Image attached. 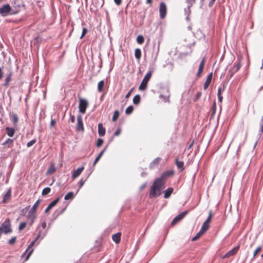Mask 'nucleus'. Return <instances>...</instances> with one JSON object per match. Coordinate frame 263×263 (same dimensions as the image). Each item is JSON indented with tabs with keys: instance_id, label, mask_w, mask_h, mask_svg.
<instances>
[{
	"instance_id": "1",
	"label": "nucleus",
	"mask_w": 263,
	"mask_h": 263,
	"mask_svg": "<svg viewBox=\"0 0 263 263\" xmlns=\"http://www.w3.org/2000/svg\"><path fill=\"white\" fill-rule=\"evenodd\" d=\"M165 181L162 178L156 179L151 187L149 192V197L155 198L160 196L161 194V191L163 188Z\"/></svg>"
},
{
	"instance_id": "2",
	"label": "nucleus",
	"mask_w": 263,
	"mask_h": 263,
	"mask_svg": "<svg viewBox=\"0 0 263 263\" xmlns=\"http://www.w3.org/2000/svg\"><path fill=\"white\" fill-rule=\"evenodd\" d=\"M41 231H40L39 232L38 235H37V237H36V238L33 241L31 242V243L28 246V247L27 249H26V250L25 251V252L22 255L21 257L23 258L25 256L26 253H27V255L26 257L25 261L28 260V259L29 258L30 255H31V254L32 253V252L33 251V249H32V247L34 245L35 242L41 237Z\"/></svg>"
},
{
	"instance_id": "3",
	"label": "nucleus",
	"mask_w": 263,
	"mask_h": 263,
	"mask_svg": "<svg viewBox=\"0 0 263 263\" xmlns=\"http://www.w3.org/2000/svg\"><path fill=\"white\" fill-rule=\"evenodd\" d=\"M12 230L10 224V220L7 219L0 227V232L2 234L4 232L5 234L11 232Z\"/></svg>"
},
{
	"instance_id": "4",
	"label": "nucleus",
	"mask_w": 263,
	"mask_h": 263,
	"mask_svg": "<svg viewBox=\"0 0 263 263\" xmlns=\"http://www.w3.org/2000/svg\"><path fill=\"white\" fill-rule=\"evenodd\" d=\"M152 76V72L149 71L146 73V74L144 77L143 80L142 81L139 87V89L140 90H145L147 88V84L151 79Z\"/></svg>"
},
{
	"instance_id": "5",
	"label": "nucleus",
	"mask_w": 263,
	"mask_h": 263,
	"mask_svg": "<svg viewBox=\"0 0 263 263\" xmlns=\"http://www.w3.org/2000/svg\"><path fill=\"white\" fill-rule=\"evenodd\" d=\"M88 105L87 101L84 99H80L79 100V111L82 114H84L86 109Z\"/></svg>"
},
{
	"instance_id": "6",
	"label": "nucleus",
	"mask_w": 263,
	"mask_h": 263,
	"mask_svg": "<svg viewBox=\"0 0 263 263\" xmlns=\"http://www.w3.org/2000/svg\"><path fill=\"white\" fill-rule=\"evenodd\" d=\"M11 8L9 4H5L0 8V14L3 16H6L10 13Z\"/></svg>"
},
{
	"instance_id": "7",
	"label": "nucleus",
	"mask_w": 263,
	"mask_h": 263,
	"mask_svg": "<svg viewBox=\"0 0 263 263\" xmlns=\"http://www.w3.org/2000/svg\"><path fill=\"white\" fill-rule=\"evenodd\" d=\"M241 66V63L239 62H236L234 63L233 67L230 68L228 72L230 74V77H232L234 73L238 71Z\"/></svg>"
},
{
	"instance_id": "8",
	"label": "nucleus",
	"mask_w": 263,
	"mask_h": 263,
	"mask_svg": "<svg viewBox=\"0 0 263 263\" xmlns=\"http://www.w3.org/2000/svg\"><path fill=\"white\" fill-rule=\"evenodd\" d=\"M76 130L80 132H84L83 118L81 115L77 116V123L76 125Z\"/></svg>"
},
{
	"instance_id": "9",
	"label": "nucleus",
	"mask_w": 263,
	"mask_h": 263,
	"mask_svg": "<svg viewBox=\"0 0 263 263\" xmlns=\"http://www.w3.org/2000/svg\"><path fill=\"white\" fill-rule=\"evenodd\" d=\"M40 202V200H37L33 205L32 208L29 211L27 215H31L36 216V210L39 206V203Z\"/></svg>"
},
{
	"instance_id": "10",
	"label": "nucleus",
	"mask_w": 263,
	"mask_h": 263,
	"mask_svg": "<svg viewBox=\"0 0 263 263\" xmlns=\"http://www.w3.org/2000/svg\"><path fill=\"white\" fill-rule=\"evenodd\" d=\"M166 6L164 2H161L159 6L160 16L161 18H164L166 14Z\"/></svg>"
},
{
	"instance_id": "11",
	"label": "nucleus",
	"mask_w": 263,
	"mask_h": 263,
	"mask_svg": "<svg viewBox=\"0 0 263 263\" xmlns=\"http://www.w3.org/2000/svg\"><path fill=\"white\" fill-rule=\"evenodd\" d=\"M187 211H184L181 213H180L178 215L176 216L175 218L172 221V224L173 225L177 223V222L181 220L187 214Z\"/></svg>"
},
{
	"instance_id": "12",
	"label": "nucleus",
	"mask_w": 263,
	"mask_h": 263,
	"mask_svg": "<svg viewBox=\"0 0 263 263\" xmlns=\"http://www.w3.org/2000/svg\"><path fill=\"white\" fill-rule=\"evenodd\" d=\"M239 249L238 247H236L233 248L232 250L228 251L223 256V258L229 257L230 256H233L236 254Z\"/></svg>"
},
{
	"instance_id": "13",
	"label": "nucleus",
	"mask_w": 263,
	"mask_h": 263,
	"mask_svg": "<svg viewBox=\"0 0 263 263\" xmlns=\"http://www.w3.org/2000/svg\"><path fill=\"white\" fill-rule=\"evenodd\" d=\"M84 167L82 166L80 168H78L77 170H74L72 173V178L74 179L78 177V176H79L83 172V171L84 170Z\"/></svg>"
},
{
	"instance_id": "14",
	"label": "nucleus",
	"mask_w": 263,
	"mask_h": 263,
	"mask_svg": "<svg viewBox=\"0 0 263 263\" xmlns=\"http://www.w3.org/2000/svg\"><path fill=\"white\" fill-rule=\"evenodd\" d=\"M60 200V198H57L53 201H52L50 204L48 205L46 209L45 210V212L47 213L53 206H54L57 203L59 202Z\"/></svg>"
},
{
	"instance_id": "15",
	"label": "nucleus",
	"mask_w": 263,
	"mask_h": 263,
	"mask_svg": "<svg viewBox=\"0 0 263 263\" xmlns=\"http://www.w3.org/2000/svg\"><path fill=\"white\" fill-rule=\"evenodd\" d=\"M212 79V73H210L208 74V76L206 78V80L204 83L203 88L204 90H206L208 88V87H209V86L211 82Z\"/></svg>"
},
{
	"instance_id": "16",
	"label": "nucleus",
	"mask_w": 263,
	"mask_h": 263,
	"mask_svg": "<svg viewBox=\"0 0 263 263\" xmlns=\"http://www.w3.org/2000/svg\"><path fill=\"white\" fill-rule=\"evenodd\" d=\"M11 198V190H9L4 195L3 197V199L2 200V202L6 203H7L8 201Z\"/></svg>"
},
{
	"instance_id": "17",
	"label": "nucleus",
	"mask_w": 263,
	"mask_h": 263,
	"mask_svg": "<svg viewBox=\"0 0 263 263\" xmlns=\"http://www.w3.org/2000/svg\"><path fill=\"white\" fill-rule=\"evenodd\" d=\"M105 128L103 126L102 123H99L98 124V134L100 136L102 137L104 136L105 134Z\"/></svg>"
},
{
	"instance_id": "18",
	"label": "nucleus",
	"mask_w": 263,
	"mask_h": 263,
	"mask_svg": "<svg viewBox=\"0 0 263 263\" xmlns=\"http://www.w3.org/2000/svg\"><path fill=\"white\" fill-rule=\"evenodd\" d=\"M196 0H186V2L187 4V8L184 9L185 12L186 13L187 11H188V14L191 12L190 8L192 6V5L195 3Z\"/></svg>"
},
{
	"instance_id": "19",
	"label": "nucleus",
	"mask_w": 263,
	"mask_h": 263,
	"mask_svg": "<svg viewBox=\"0 0 263 263\" xmlns=\"http://www.w3.org/2000/svg\"><path fill=\"white\" fill-rule=\"evenodd\" d=\"M55 171L56 168L54 164L53 163H51L47 171L46 172V174L47 175L52 174L54 173Z\"/></svg>"
},
{
	"instance_id": "20",
	"label": "nucleus",
	"mask_w": 263,
	"mask_h": 263,
	"mask_svg": "<svg viewBox=\"0 0 263 263\" xmlns=\"http://www.w3.org/2000/svg\"><path fill=\"white\" fill-rule=\"evenodd\" d=\"M5 129L6 134L8 136L12 137L14 136L15 130L13 128L7 127Z\"/></svg>"
},
{
	"instance_id": "21",
	"label": "nucleus",
	"mask_w": 263,
	"mask_h": 263,
	"mask_svg": "<svg viewBox=\"0 0 263 263\" xmlns=\"http://www.w3.org/2000/svg\"><path fill=\"white\" fill-rule=\"evenodd\" d=\"M174 190L172 187H168L164 191V197L166 199L168 198L172 194Z\"/></svg>"
},
{
	"instance_id": "22",
	"label": "nucleus",
	"mask_w": 263,
	"mask_h": 263,
	"mask_svg": "<svg viewBox=\"0 0 263 263\" xmlns=\"http://www.w3.org/2000/svg\"><path fill=\"white\" fill-rule=\"evenodd\" d=\"M112 239L116 243H119L121 239V233H117L116 234L112 235Z\"/></svg>"
},
{
	"instance_id": "23",
	"label": "nucleus",
	"mask_w": 263,
	"mask_h": 263,
	"mask_svg": "<svg viewBox=\"0 0 263 263\" xmlns=\"http://www.w3.org/2000/svg\"><path fill=\"white\" fill-rule=\"evenodd\" d=\"M161 158L159 157H157L155 158L150 164V167L153 168L155 166H156L158 165L160 162Z\"/></svg>"
},
{
	"instance_id": "24",
	"label": "nucleus",
	"mask_w": 263,
	"mask_h": 263,
	"mask_svg": "<svg viewBox=\"0 0 263 263\" xmlns=\"http://www.w3.org/2000/svg\"><path fill=\"white\" fill-rule=\"evenodd\" d=\"M105 85V82L104 80L100 81L98 84V91L99 92L103 91Z\"/></svg>"
},
{
	"instance_id": "25",
	"label": "nucleus",
	"mask_w": 263,
	"mask_h": 263,
	"mask_svg": "<svg viewBox=\"0 0 263 263\" xmlns=\"http://www.w3.org/2000/svg\"><path fill=\"white\" fill-rule=\"evenodd\" d=\"M176 164L177 167L181 170H183L184 169V163L183 161H179L178 159H176Z\"/></svg>"
},
{
	"instance_id": "26",
	"label": "nucleus",
	"mask_w": 263,
	"mask_h": 263,
	"mask_svg": "<svg viewBox=\"0 0 263 263\" xmlns=\"http://www.w3.org/2000/svg\"><path fill=\"white\" fill-rule=\"evenodd\" d=\"M173 174V172L170 171H166L163 173V174L161 175V177H159L158 178H162V180L165 181V178L166 177L170 176Z\"/></svg>"
},
{
	"instance_id": "27",
	"label": "nucleus",
	"mask_w": 263,
	"mask_h": 263,
	"mask_svg": "<svg viewBox=\"0 0 263 263\" xmlns=\"http://www.w3.org/2000/svg\"><path fill=\"white\" fill-rule=\"evenodd\" d=\"M106 149V148H104L100 153V154L98 155V156L96 158V159H95V161L93 162V165H95L98 162V161L100 160V159L101 158L102 156L103 155L104 153L105 152Z\"/></svg>"
},
{
	"instance_id": "28",
	"label": "nucleus",
	"mask_w": 263,
	"mask_h": 263,
	"mask_svg": "<svg viewBox=\"0 0 263 263\" xmlns=\"http://www.w3.org/2000/svg\"><path fill=\"white\" fill-rule=\"evenodd\" d=\"M209 228V224L204 222L201 226V228L200 231L203 233H204L208 230Z\"/></svg>"
},
{
	"instance_id": "29",
	"label": "nucleus",
	"mask_w": 263,
	"mask_h": 263,
	"mask_svg": "<svg viewBox=\"0 0 263 263\" xmlns=\"http://www.w3.org/2000/svg\"><path fill=\"white\" fill-rule=\"evenodd\" d=\"M27 219H28V221L29 222L30 226H32V224L33 223L35 219H36V216H31V215H27Z\"/></svg>"
},
{
	"instance_id": "30",
	"label": "nucleus",
	"mask_w": 263,
	"mask_h": 263,
	"mask_svg": "<svg viewBox=\"0 0 263 263\" xmlns=\"http://www.w3.org/2000/svg\"><path fill=\"white\" fill-rule=\"evenodd\" d=\"M135 56L137 60H140L141 57V51L139 48L136 49L135 51Z\"/></svg>"
},
{
	"instance_id": "31",
	"label": "nucleus",
	"mask_w": 263,
	"mask_h": 263,
	"mask_svg": "<svg viewBox=\"0 0 263 263\" xmlns=\"http://www.w3.org/2000/svg\"><path fill=\"white\" fill-rule=\"evenodd\" d=\"M74 197V193L72 192H70L68 193L65 196L64 199L65 200H70L72 199Z\"/></svg>"
},
{
	"instance_id": "32",
	"label": "nucleus",
	"mask_w": 263,
	"mask_h": 263,
	"mask_svg": "<svg viewBox=\"0 0 263 263\" xmlns=\"http://www.w3.org/2000/svg\"><path fill=\"white\" fill-rule=\"evenodd\" d=\"M13 142V140L11 139H8L3 143V145L5 146L7 145L8 147H11Z\"/></svg>"
},
{
	"instance_id": "33",
	"label": "nucleus",
	"mask_w": 263,
	"mask_h": 263,
	"mask_svg": "<svg viewBox=\"0 0 263 263\" xmlns=\"http://www.w3.org/2000/svg\"><path fill=\"white\" fill-rule=\"evenodd\" d=\"M12 76L11 73H10L5 79V83L4 84L5 86H8L10 81H11V78Z\"/></svg>"
},
{
	"instance_id": "34",
	"label": "nucleus",
	"mask_w": 263,
	"mask_h": 263,
	"mask_svg": "<svg viewBox=\"0 0 263 263\" xmlns=\"http://www.w3.org/2000/svg\"><path fill=\"white\" fill-rule=\"evenodd\" d=\"M136 41L138 44H142L144 41V37L141 35H139L137 36Z\"/></svg>"
},
{
	"instance_id": "35",
	"label": "nucleus",
	"mask_w": 263,
	"mask_h": 263,
	"mask_svg": "<svg viewBox=\"0 0 263 263\" xmlns=\"http://www.w3.org/2000/svg\"><path fill=\"white\" fill-rule=\"evenodd\" d=\"M140 101V96L139 95H136L133 98V103L135 104H138Z\"/></svg>"
},
{
	"instance_id": "36",
	"label": "nucleus",
	"mask_w": 263,
	"mask_h": 263,
	"mask_svg": "<svg viewBox=\"0 0 263 263\" xmlns=\"http://www.w3.org/2000/svg\"><path fill=\"white\" fill-rule=\"evenodd\" d=\"M204 233L201 232L200 231L192 239V241H194L198 239Z\"/></svg>"
},
{
	"instance_id": "37",
	"label": "nucleus",
	"mask_w": 263,
	"mask_h": 263,
	"mask_svg": "<svg viewBox=\"0 0 263 263\" xmlns=\"http://www.w3.org/2000/svg\"><path fill=\"white\" fill-rule=\"evenodd\" d=\"M50 191H51V189L50 187H46L43 190L42 194L43 196H45V195L48 194L50 193Z\"/></svg>"
},
{
	"instance_id": "38",
	"label": "nucleus",
	"mask_w": 263,
	"mask_h": 263,
	"mask_svg": "<svg viewBox=\"0 0 263 263\" xmlns=\"http://www.w3.org/2000/svg\"><path fill=\"white\" fill-rule=\"evenodd\" d=\"M12 121L15 126H16L18 122V118L16 114H13L12 116Z\"/></svg>"
},
{
	"instance_id": "39",
	"label": "nucleus",
	"mask_w": 263,
	"mask_h": 263,
	"mask_svg": "<svg viewBox=\"0 0 263 263\" xmlns=\"http://www.w3.org/2000/svg\"><path fill=\"white\" fill-rule=\"evenodd\" d=\"M133 109H134V108H133V106H128L125 110V113L127 114V115H129L133 111Z\"/></svg>"
},
{
	"instance_id": "40",
	"label": "nucleus",
	"mask_w": 263,
	"mask_h": 263,
	"mask_svg": "<svg viewBox=\"0 0 263 263\" xmlns=\"http://www.w3.org/2000/svg\"><path fill=\"white\" fill-rule=\"evenodd\" d=\"M86 180H83V179H81L79 182V189H78L77 193H78L79 191V190L83 186V185L85 183Z\"/></svg>"
},
{
	"instance_id": "41",
	"label": "nucleus",
	"mask_w": 263,
	"mask_h": 263,
	"mask_svg": "<svg viewBox=\"0 0 263 263\" xmlns=\"http://www.w3.org/2000/svg\"><path fill=\"white\" fill-rule=\"evenodd\" d=\"M26 222H21L18 226V230L20 231H22L26 226Z\"/></svg>"
},
{
	"instance_id": "42",
	"label": "nucleus",
	"mask_w": 263,
	"mask_h": 263,
	"mask_svg": "<svg viewBox=\"0 0 263 263\" xmlns=\"http://www.w3.org/2000/svg\"><path fill=\"white\" fill-rule=\"evenodd\" d=\"M205 58H203V59L201 61V62L200 63L199 66V69H200L202 70L203 69L204 64H205Z\"/></svg>"
},
{
	"instance_id": "43",
	"label": "nucleus",
	"mask_w": 263,
	"mask_h": 263,
	"mask_svg": "<svg viewBox=\"0 0 263 263\" xmlns=\"http://www.w3.org/2000/svg\"><path fill=\"white\" fill-rule=\"evenodd\" d=\"M205 58H203V59L201 61V62L200 63L199 66V69H200L202 70L203 69L204 64H205Z\"/></svg>"
},
{
	"instance_id": "44",
	"label": "nucleus",
	"mask_w": 263,
	"mask_h": 263,
	"mask_svg": "<svg viewBox=\"0 0 263 263\" xmlns=\"http://www.w3.org/2000/svg\"><path fill=\"white\" fill-rule=\"evenodd\" d=\"M118 116H119V112H118V111L116 110L115 111L114 114L113 115V117L112 118V121H116L117 120Z\"/></svg>"
},
{
	"instance_id": "45",
	"label": "nucleus",
	"mask_w": 263,
	"mask_h": 263,
	"mask_svg": "<svg viewBox=\"0 0 263 263\" xmlns=\"http://www.w3.org/2000/svg\"><path fill=\"white\" fill-rule=\"evenodd\" d=\"M212 217V214L211 211H210L209 216L206 219V220L204 221L205 223L209 224L210 221L211 220V218Z\"/></svg>"
},
{
	"instance_id": "46",
	"label": "nucleus",
	"mask_w": 263,
	"mask_h": 263,
	"mask_svg": "<svg viewBox=\"0 0 263 263\" xmlns=\"http://www.w3.org/2000/svg\"><path fill=\"white\" fill-rule=\"evenodd\" d=\"M36 142V140L35 139H32L31 140V141H30L29 142H28L27 144V146L28 147H31V146H32Z\"/></svg>"
},
{
	"instance_id": "47",
	"label": "nucleus",
	"mask_w": 263,
	"mask_h": 263,
	"mask_svg": "<svg viewBox=\"0 0 263 263\" xmlns=\"http://www.w3.org/2000/svg\"><path fill=\"white\" fill-rule=\"evenodd\" d=\"M103 143V140L102 139H98L97 142V146L98 147H100Z\"/></svg>"
},
{
	"instance_id": "48",
	"label": "nucleus",
	"mask_w": 263,
	"mask_h": 263,
	"mask_svg": "<svg viewBox=\"0 0 263 263\" xmlns=\"http://www.w3.org/2000/svg\"><path fill=\"white\" fill-rule=\"evenodd\" d=\"M261 247L260 246H259L257 248V249L254 252L253 257H255L256 256V255L261 250Z\"/></svg>"
},
{
	"instance_id": "49",
	"label": "nucleus",
	"mask_w": 263,
	"mask_h": 263,
	"mask_svg": "<svg viewBox=\"0 0 263 263\" xmlns=\"http://www.w3.org/2000/svg\"><path fill=\"white\" fill-rule=\"evenodd\" d=\"M16 242V237H13L9 240V243L10 245H13Z\"/></svg>"
},
{
	"instance_id": "50",
	"label": "nucleus",
	"mask_w": 263,
	"mask_h": 263,
	"mask_svg": "<svg viewBox=\"0 0 263 263\" xmlns=\"http://www.w3.org/2000/svg\"><path fill=\"white\" fill-rule=\"evenodd\" d=\"M201 96V92H198L195 95V97L194 98V101H196L198 100L200 98Z\"/></svg>"
},
{
	"instance_id": "51",
	"label": "nucleus",
	"mask_w": 263,
	"mask_h": 263,
	"mask_svg": "<svg viewBox=\"0 0 263 263\" xmlns=\"http://www.w3.org/2000/svg\"><path fill=\"white\" fill-rule=\"evenodd\" d=\"M87 32V29L85 28H83L80 39H82L83 37V36L86 34Z\"/></svg>"
},
{
	"instance_id": "52",
	"label": "nucleus",
	"mask_w": 263,
	"mask_h": 263,
	"mask_svg": "<svg viewBox=\"0 0 263 263\" xmlns=\"http://www.w3.org/2000/svg\"><path fill=\"white\" fill-rule=\"evenodd\" d=\"M121 132V129L120 128H119L117 131L114 133V136H119Z\"/></svg>"
},
{
	"instance_id": "53",
	"label": "nucleus",
	"mask_w": 263,
	"mask_h": 263,
	"mask_svg": "<svg viewBox=\"0 0 263 263\" xmlns=\"http://www.w3.org/2000/svg\"><path fill=\"white\" fill-rule=\"evenodd\" d=\"M261 123L260 124V129L259 132L260 133V134H261L263 133V120H261Z\"/></svg>"
},
{
	"instance_id": "54",
	"label": "nucleus",
	"mask_w": 263,
	"mask_h": 263,
	"mask_svg": "<svg viewBox=\"0 0 263 263\" xmlns=\"http://www.w3.org/2000/svg\"><path fill=\"white\" fill-rule=\"evenodd\" d=\"M133 88H132L128 92V93L125 96V98H128L131 95L132 92H133Z\"/></svg>"
},
{
	"instance_id": "55",
	"label": "nucleus",
	"mask_w": 263,
	"mask_h": 263,
	"mask_svg": "<svg viewBox=\"0 0 263 263\" xmlns=\"http://www.w3.org/2000/svg\"><path fill=\"white\" fill-rule=\"evenodd\" d=\"M70 119L72 123H74L75 122V117L74 115H70Z\"/></svg>"
},
{
	"instance_id": "56",
	"label": "nucleus",
	"mask_w": 263,
	"mask_h": 263,
	"mask_svg": "<svg viewBox=\"0 0 263 263\" xmlns=\"http://www.w3.org/2000/svg\"><path fill=\"white\" fill-rule=\"evenodd\" d=\"M55 123H56L55 120L51 119V122H50V126H53L55 125Z\"/></svg>"
},
{
	"instance_id": "57",
	"label": "nucleus",
	"mask_w": 263,
	"mask_h": 263,
	"mask_svg": "<svg viewBox=\"0 0 263 263\" xmlns=\"http://www.w3.org/2000/svg\"><path fill=\"white\" fill-rule=\"evenodd\" d=\"M3 76H4V72L3 71V69H2V68L0 67V79L3 78Z\"/></svg>"
},
{
	"instance_id": "58",
	"label": "nucleus",
	"mask_w": 263,
	"mask_h": 263,
	"mask_svg": "<svg viewBox=\"0 0 263 263\" xmlns=\"http://www.w3.org/2000/svg\"><path fill=\"white\" fill-rule=\"evenodd\" d=\"M202 70H203L198 68V71L197 73V77H200V75H201V73Z\"/></svg>"
},
{
	"instance_id": "59",
	"label": "nucleus",
	"mask_w": 263,
	"mask_h": 263,
	"mask_svg": "<svg viewBox=\"0 0 263 263\" xmlns=\"http://www.w3.org/2000/svg\"><path fill=\"white\" fill-rule=\"evenodd\" d=\"M114 2L117 5H120L122 3V0H114Z\"/></svg>"
},
{
	"instance_id": "60",
	"label": "nucleus",
	"mask_w": 263,
	"mask_h": 263,
	"mask_svg": "<svg viewBox=\"0 0 263 263\" xmlns=\"http://www.w3.org/2000/svg\"><path fill=\"white\" fill-rule=\"evenodd\" d=\"M41 226L43 229H45L46 227V222L45 221H43V222H42Z\"/></svg>"
},
{
	"instance_id": "61",
	"label": "nucleus",
	"mask_w": 263,
	"mask_h": 263,
	"mask_svg": "<svg viewBox=\"0 0 263 263\" xmlns=\"http://www.w3.org/2000/svg\"><path fill=\"white\" fill-rule=\"evenodd\" d=\"M218 100L219 101V102H222V97L221 96V95H219V96H218Z\"/></svg>"
},
{
	"instance_id": "62",
	"label": "nucleus",
	"mask_w": 263,
	"mask_h": 263,
	"mask_svg": "<svg viewBox=\"0 0 263 263\" xmlns=\"http://www.w3.org/2000/svg\"><path fill=\"white\" fill-rule=\"evenodd\" d=\"M215 1V0H211L210 1V2L209 3V6H212L213 5V4L214 3Z\"/></svg>"
},
{
	"instance_id": "63",
	"label": "nucleus",
	"mask_w": 263,
	"mask_h": 263,
	"mask_svg": "<svg viewBox=\"0 0 263 263\" xmlns=\"http://www.w3.org/2000/svg\"><path fill=\"white\" fill-rule=\"evenodd\" d=\"M146 185V183H144V184H142V185H141V186L140 187V189H141V190H143L144 188H145V187Z\"/></svg>"
},
{
	"instance_id": "64",
	"label": "nucleus",
	"mask_w": 263,
	"mask_h": 263,
	"mask_svg": "<svg viewBox=\"0 0 263 263\" xmlns=\"http://www.w3.org/2000/svg\"><path fill=\"white\" fill-rule=\"evenodd\" d=\"M216 104L215 103L214 104V105H213L212 106V109L214 110V111H215L216 110Z\"/></svg>"
}]
</instances>
